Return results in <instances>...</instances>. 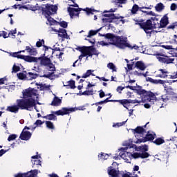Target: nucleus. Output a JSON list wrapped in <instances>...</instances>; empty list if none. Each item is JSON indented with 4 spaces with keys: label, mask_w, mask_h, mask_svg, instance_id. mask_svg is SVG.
<instances>
[{
    "label": "nucleus",
    "mask_w": 177,
    "mask_h": 177,
    "mask_svg": "<svg viewBox=\"0 0 177 177\" xmlns=\"http://www.w3.org/2000/svg\"><path fill=\"white\" fill-rule=\"evenodd\" d=\"M174 44H176V45H177V35H174Z\"/></svg>",
    "instance_id": "64"
},
{
    "label": "nucleus",
    "mask_w": 177,
    "mask_h": 177,
    "mask_svg": "<svg viewBox=\"0 0 177 177\" xmlns=\"http://www.w3.org/2000/svg\"><path fill=\"white\" fill-rule=\"evenodd\" d=\"M109 102H118V100H109V98H106L104 101H100V102L96 103L95 104L97 106V104H103L104 103H109Z\"/></svg>",
    "instance_id": "41"
},
{
    "label": "nucleus",
    "mask_w": 177,
    "mask_h": 177,
    "mask_svg": "<svg viewBox=\"0 0 177 177\" xmlns=\"http://www.w3.org/2000/svg\"><path fill=\"white\" fill-rule=\"evenodd\" d=\"M154 56H156V59L158 62L165 63V64H169L175 62V58H169V57L162 54V53L154 54Z\"/></svg>",
    "instance_id": "9"
},
{
    "label": "nucleus",
    "mask_w": 177,
    "mask_h": 177,
    "mask_svg": "<svg viewBox=\"0 0 177 177\" xmlns=\"http://www.w3.org/2000/svg\"><path fill=\"white\" fill-rule=\"evenodd\" d=\"M46 124L47 128H49L50 129H54L55 128V126H53V123H52V122L50 121L46 122Z\"/></svg>",
    "instance_id": "42"
},
{
    "label": "nucleus",
    "mask_w": 177,
    "mask_h": 177,
    "mask_svg": "<svg viewBox=\"0 0 177 177\" xmlns=\"http://www.w3.org/2000/svg\"><path fill=\"white\" fill-rule=\"evenodd\" d=\"M16 138H17V136L16 134H12L10 136H9L8 140V142H11V140H15V139H16Z\"/></svg>",
    "instance_id": "47"
},
{
    "label": "nucleus",
    "mask_w": 177,
    "mask_h": 177,
    "mask_svg": "<svg viewBox=\"0 0 177 177\" xmlns=\"http://www.w3.org/2000/svg\"><path fill=\"white\" fill-rule=\"evenodd\" d=\"M17 77L19 80H27V73H17Z\"/></svg>",
    "instance_id": "37"
},
{
    "label": "nucleus",
    "mask_w": 177,
    "mask_h": 177,
    "mask_svg": "<svg viewBox=\"0 0 177 177\" xmlns=\"http://www.w3.org/2000/svg\"><path fill=\"white\" fill-rule=\"evenodd\" d=\"M1 37H3V38H8L9 36H8V32H6V31H2Z\"/></svg>",
    "instance_id": "54"
},
{
    "label": "nucleus",
    "mask_w": 177,
    "mask_h": 177,
    "mask_svg": "<svg viewBox=\"0 0 177 177\" xmlns=\"http://www.w3.org/2000/svg\"><path fill=\"white\" fill-rule=\"evenodd\" d=\"M49 24L50 26H55V24H57V21L56 20L53 19V18L50 17V15H46V16Z\"/></svg>",
    "instance_id": "31"
},
{
    "label": "nucleus",
    "mask_w": 177,
    "mask_h": 177,
    "mask_svg": "<svg viewBox=\"0 0 177 177\" xmlns=\"http://www.w3.org/2000/svg\"><path fill=\"white\" fill-rule=\"evenodd\" d=\"M19 53H21V51L13 53L11 54V56H12V57H18V59H21V55H19Z\"/></svg>",
    "instance_id": "46"
},
{
    "label": "nucleus",
    "mask_w": 177,
    "mask_h": 177,
    "mask_svg": "<svg viewBox=\"0 0 177 177\" xmlns=\"http://www.w3.org/2000/svg\"><path fill=\"white\" fill-rule=\"evenodd\" d=\"M58 36H59L61 38H64V39H68L70 38L68 35H67L66 29H59Z\"/></svg>",
    "instance_id": "19"
},
{
    "label": "nucleus",
    "mask_w": 177,
    "mask_h": 177,
    "mask_svg": "<svg viewBox=\"0 0 177 177\" xmlns=\"http://www.w3.org/2000/svg\"><path fill=\"white\" fill-rule=\"evenodd\" d=\"M80 52L82 53L84 56H93L95 55V56H98L99 51L96 50V48H93V46H83L79 48Z\"/></svg>",
    "instance_id": "7"
},
{
    "label": "nucleus",
    "mask_w": 177,
    "mask_h": 177,
    "mask_svg": "<svg viewBox=\"0 0 177 177\" xmlns=\"http://www.w3.org/2000/svg\"><path fill=\"white\" fill-rule=\"evenodd\" d=\"M26 50L28 52V53H29V55H30L31 56H37V53H38L37 52V49L34 48H31L30 46H26Z\"/></svg>",
    "instance_id": "22"
},
{
    "label": "nucleus",
    "mask_w": 177,
    "mask_h": 177,
    "mask_svg": "<svg viewBox=\"0 0 177 177\" xmlns=\"http://www.w3.org/2000/svg\"><path fill=\"white\" fill-rule=\"evenodd\" d=\"M44 124V122H42L41 120H37L35 123V125H37L38 127V125H42Z\"/></svg>",
    "instance_id": "55"
},
{
    "label": "nucleus",
    "mask_w": 177,
    "mask_h": 177,
    "mask_svg": "<svg viewBox=\"0 0 177 177\" xmlns=\"http://www.w3.org/2000/svg\"><path fill=\"white\" fill-rule=\"evenodd\" d=\"M106 96V94L104 93L103 90L100 91V97H104Z\"/></svg>",
    "instance_id": "58"
},
{
    "label": "nucleus",
    "mask_w": 177,
    "mask_h": 177,
    "mask_svg": "<svg viewBox=\"0 0 177 177\" xmlns=\"http://www.w3.org/2000/svg\"><path fill=\"white\" fill-rule=\"evenodd\" d=\"M124 89H125V87H122V86H118L116 91H117V92H118L119 93H121V91H124Z\"/></svg>",
    "instance_id": "53"
},
{
    "label": "nucleus",
    "mask_w": 177,
    "mask_h": 177,
    "mask_svg": "<svg viewBox=\"0 0 177 177\" xmlns=\"http://www.w3.org/2000/svg\"><path fill=\"white\" fill-rule=\"evenodd\" d=\"M87 15H91V14H93V12H96V10L95 9H92V8H86V10Z\"/></svg>",
    "instance_id": "51"
},
{
    "label": "nucleus",
    "mask_w": 177,
    "mask_h": 177,
    "mask_svg": "<svg viewBox=\"0 0 177 177\" xmlns=\"http://www.w3.org/2000/svg\"><path fill=\"white\" fill-rule=\"evenodd\" d=\"M26 129H30V128L25 127L20 136V139H21V140H28L30 138H31V133L26 131Z\"/></svg>",
    "instance_id": "14"
},
{
    "label": "nucleus",
    "mask_w": 177,
    "mask_h": 177,
    "mask_svg": "<svg viewBox=\"0 0 177 177\" xmlns=\"http://www.w3.org/2000/svg\"><path fill=\"white\" fill-rule=\"evenodd\" d=\"M138 24L140 28L144 30L145 32L149 35V37L151 35V34L154 33V31H153V24L151 20H147L146 22L140 23Z\"/></svg>",
    "instance_id": "8"
},
{
    "label": "nucleus",
    "mask_w": 177,
    "mask_h": 177,
    "mask_svg": "<svg viewBox=\"0 0 177 177\" xmlns=\"http://www.w3.org/2000/svg\"><path fill=\"white\" fill-rule=\"evenodd\" d=\"M165 141L164 140V139L161 138H158L153 141V143H155V145H158V146H160V145H162V143H165Z\"/></svg>",
    "instance_id": "35"
},
{
    "label": "nucleus",
    "mask_w": 177,
    "mask_h": 177,
    "mask_svg": "<svg viewBox=\"0 0 177 177\" xmlns=\"http://www.w3.org/2000/svg\"><path fill=\"white\" fill-rule=\"evenodd\" d=\"M100 160H107L109 158V154L101 153L100 155L98 156Z\"/></svg>",
    "instance_id": "39"
},
{
    "label": "nucleus",
    "mask_w": 177,
    "mask_h": 177,
    "mask_svg": "<svg viewBox=\"0 0 177 177\" xmlns=\"http://www.w3.org/2000/svg\"><path fill=\"white\" fill-rule=\"evenodd\" d=\"M108 174L109 176L116 177L118 175V171L113 169V167H109Z\"/></svg>",
    "instance_id": "24"
},
{
    "label": "nucleus",
    "mask_w": 177,
    "mask_h": 177,
    "mask_svg": "<svg viewBox=\"0 0 177 177\" xmlns=\"http://www.w3.org/2000/svg\"><path fill=\"white\" fill-rule=\"evenodd\" d=\"M127 150H128V147L121 148L119 156L128 164H131L132 158H147V157L150 156V154L147 152L134 153L132 154L131 152H127Z\"/></svg>",
    "instance_id": "3"
},
{
    "label": "nucleus",
    "mask_w": 177,
    "mask_h": 177,
    "mask_svg": "<svg viewBox=\"0 0 177 177\" xmlns=\"http://www.w3.org/2000/svg\"><path fill=\"white\" fill-rule=\"evenodd\" d=\"M158 71H160V74L157 75V77H159L160 78H167L168 77V71L165 69H159Z\"/></svg>",
    "instance_id": "28"
},
{
    "label": "nucleus",
    "mask_w": 177,
    "mask_h": 177,
    "mask_svg": "<svg viewBox=\"0 0 177 177\" xmlns=\"http://www.w3.org/2000/svg\"><path fill=\"white\" fill-rule=\"evenodd\" d=\"M168 24V16L165 15L160 20V27L164 28V27H167Z\"/></svg>",
    "instance_id": "21"
},
{
    "label": "nucleus",
    "mask_w": 177,
    "mask_h": 177,
    "mask_svg": "<svg viewBox=\"0 0 177 177\" xmlns=\"http://www.w3.org/2000/svg\"><path fill=\"white\" fill-rule=\"evenodd\" d=\"M133 74L134 75H138V77L142 76V73H140V72H139V71H135L133 73Z\"/></svg>",
    "instance_id": "59"
},
{
    "label": "nucleus",
    "mask_w": 177,
    "mask_h": 177,
    "mask_svg": "<svg viewBox=\"0 0 177 177\" xmlns=\"http://www.w3.org/2000/svg\"><path fill=\"white\" fill-rule=\"evenodd\" d=\"M106 39H108L109 45H115L120 49H125V48H132L129 44L127 43V37L114 36L113 34L107 33L104 35Z\"/></svg>",
    "instance_id": "2"
},
{
    "label": "nucleus",
    "mask_w": 177,
    "mask_h": 177,
    "mask_svg": "<svg viewBox=\"0 0 177 177\" xmlns=\"http://www.w3.org/2000/svg\"><path fill=\"white\" fill-rule=\"evenodd\" d=\"M113 1L116 3H121V4L127 3V2L128 1V0H113Z\"/></svg>",
    "instance_id": "49"
},
{
    "label": "nucleus",
    "mask_w": 177,
    "mask_h": 177,
    "mask_svg": "<svg viewBox=\"0 0 177 177\" xmlns=\"http://www.w3.org/2000/svg\"><path fill=\"white\" fill-rule=\"evenodd\" d=\"M40 64L41 66H44V67H46L47 70L49 71H55L56 68H55V65L52 64V61H50V59L49 58H41L40 61Z\"/></svg>",
    "instance_id": "10"
},
{
    "label": "nucleus",
    "mask_w": 177,
    "mask_h": 177,
    "mask_svg": "<svg viewBox=\"0 0 177 177\" xmlns=\"http://www.w3.org/2000/svg\"><path fill=\"white\" fill-rule=\"evenodd\" d=\"M92 73H93V71L88 70L86 73L83 74L82 78H88V77H89L90 75L94 76L95 75L92 74Z\"/></svg>",
    "instance_id": "36"
},
{
    "label": "nucleus",
    "mask_w": 177,
    "mask_h": 177,
    "mask_svg": "<svg viewBox=\"0 0 177 177\" xmlns=\"http://www.w3.org/2000/svg\"><path fill=\"white\" fill-rule=\"evenodd\" d=\"M57 12V6L53 5H46V8H44V16H50V15H55Z\"/></svg>",
    "instance_id": "11"
},
{
    "label": "nucleus",
    "mask_w": 177,
    "mask_h": 177,
    "mask_svg": "<svg viewBox=\"0 0 177 177\" xmlns=\"http://www.w3.org/2000/svg\"><path fill=\"white\" fill-rule=\"evenodd\" d=\"M98 45H101V46H109V44L108 42L101 41L98 42Z\"/></svg>",
    "instance_id": "50"
},
{
    "label": "nucleus",
    "mask_w": 177,
    "mask_h": 177,
    "mask_svg": "<svg viewBox=\"0 0 177 177\" xmlns=\"http://www.w3.org/2000/svg\"><path fill=\"white\" fill-rule=\"evenodd\" d=\"M44 50H45L44 55L45 56H49L48 55V52H50V53H53V55H55L57 57V59H62V56L64 55V53L61 52L59 50H52V48H49L47 46H44Z\"/></svg>",
    "instance_id": "12"
},
{
    "label": "nucleus",
    "mask_w": 177,
    "mask_h": 177,
    "mask_svg": "<svg viewBox=\"0 0 177 177\" xmlns=\"http://www.w3.org/2000/svg\"><path fill=\"white\" fill-rule=\"evenodd\" d=\"M21 59H24L25 62H28L29 63H32V62H37V58L31 57L30 55H21Z\"/></svg>",
    "instance_id": "20"
},
{
    "label": "nucleus",
    "mask_w": 177,
    "mask_h": 177,
    "mask_svg": "<svg viewBox=\"0 0 177 177\" xmlns=\"http://www.w3.org/2000/svg\"><path fill=\"white\" fill-rule=\"evenodd\" d=\"M96 78H97L98 80H102V81H105V82L109 81V79H106L104 77H100L99 76H96Z\"/></svg>",
    "instance_id": "62"
},
{
    "label": "nucleus",
    "mask_w": 177,
    "mask_h": 177,
    "mask_svg": "<svg viewBox=\"0 0 177 177\" xmlns=\"http://www.w3.org/2000/svg\"><path fill=\"white\" fill-rule=\"evenodd\" d=\"M155 9L157 12H161V10H164V4L160 3H158L156 7H155Z\"/></svg>",
    "instance_id": "34"
},
{
    "label": "nucleus",
    "mask_w": 177,
    "mask_h": 177,
    "mask_svg": "<svg viewBox=\"0 0 177 177\" xmlns=\"http://www.w3.org/2000/svg\"><path fill=\"white\" fill-rule=\"evenodd\" d=\"M171 80H175L177 78V72L173 73V75H170Z\"/></svg>",
    "instance_id": "57"
},
{
    "label": "nucleus",
    "mask_w": 177,
    "mask_h": 177,
    "mask_svg": "<svg viewBox=\"0 0 177 177\" xmlns=\"http://www.w3.org/2000/svg\"><path fill=\"white\" fill-rule=\"evenodd\" d=\"M120 102L122 104H127L128 103H131V102H129V100H120Z\"/></svg>",
    "instance_id": "56"
},
{
    "label": "nucleus",
    "mask_w": 177,
    "mask_h": 177,
    "mask_svg": "<svg viewBox=\"0 0 177 177\" xmlns=\"http://www.w3.org/2000/svg\"><path fill=\"white\" fill-rule=\"evenodd\" d=\"M139 9H140L139 6H138L137 4H134L131 8L132 15H136Z\"/></svg>",
    "instance_id": "33"
},
{
    "label": "nucleus",
    "mask_w": 177,
    "mask_h": 177,
    "mask_svg": "<svg viewBox=\"0 0 177 177\" xmlns=\"http://www.w3.org/2000/svg\"><path fill=\"white\" fill-rule=\"evenodd\" d=\"M162 48H164L165 49H167L168 50L173 49L172 46H162Z\"/></svg>",
    "instance_id": "60"
},
{
    "label": "nucleus",
    "mask_w": 177,
    "mask_h": 177,
    "mask_svg": "<svg viewBox=\"0 0 177 177\" xmlns=\"http://www.w3.org/2000/svg\"><path fill=\"white\" fill-rule=\"evenodd\" d=\"M131 131L134 133H141V134L146 133V131L142 127H138L135 129H131Z\"/></svg>",
    "instance_id": "29"
},
{
    "label": "nucleus",
    "mask_w": 177,
    "mask_h": 177,
    "mask_svg": "<svg viewBox=\"0 0 177 177\" xmlns=\"http://www.w3.org/2000/svg\"><path fill=\"white\" fill-rule=\"evenodd\" d=\"M26 77H27V80L31 81L32 80H35V78L38 77V75H37V73H32L31 72H29L26 73Z\"/></svg>",
    "instance_id": "30"
},
{
    "label": "nucleus",
    "mask_w": 177,
    "mask_h": 177,
    "mask_svg": "<svg viewBox=\"0 0 177 177\" xmlns=\"http://www.w3.org/2000/svg\"><path fill=\"white\" fill-rule=\"evenodd\" d=\"M17 71H20V67L16 64H14L12 66V73H17Z\"/></svg>",
    "instance_id": "43"
},
{
    "label": "nucleus",
    "mask_w": 177,
    "mask_h": 177,
    "mask_svg": "<svg viewBox=\"0 0 177 177\" xmlns=\"http://www.w3.org/2000/svg\"><path fill=\"white\" fill-rule=\"evenodd\" d=\"M156 138V133H150L148 132V133L146 135L145 138L143 140H140L139 142L142 143V142L143 143H145V142H147V140H153V139Z\"/></svg>",
    "instance_id": "17"
},
{
    "label": "nucleus",
    "mask_w": 177,
    "mask_h": 177,
    "mask_svg": "<svg viewBox=\"0 0 177 177\" xmlns=\"http://www.w3.org/2000/svg\"><path fill=\"white\" fill-rule=\"evenodd\" d=\"M62 104V100L57 96H55L53 100L51 102V106H60Z\"/></svg>",
    "instance_id": "27"
},
{
    "label": "nucleus",
    "mask_w": 177,
    "mask_h": 177,
    "mask_svg": "<svg viewBox=\"0 0 177 177\" xmlns=\"http://www.w3.org/2000/svg\"><path fill=\"white\" fill-rule=\"evenodd\" d=\"M64 86H67L68 89L69 88L71 89H75V82L74 80L68 81L66 83H64Z\"/></svg>",
    "instance_id": "25"
},
{
    "label": "nucleus",
    "mask_w": 177,
    "mask_h": 177,
    "mask_svg": "<svg viewBox=\"0 0 177 177\" xmlns=\"http://www.w3.org/2000/svg\"><path fill=\"white\" fill-rule=\"evenodd\" d=\"M127 121H128V120H126V121H124V122H118V123L114 124L113 125V128H115V127H122V125H125V124L127 123Z\"/></svg>",
    "instance_id": "45"
},
{
    "label": "nucleus",
    "mask_w": 177,
    "mask_h": 177,
    "mask_svg": "<svg viewBox=\"0 0 177 177\" xmlns=\"http://www.w3.org/2000/svg\"><path fill=\"white\" fill-rule=\"evenodd\" d=\"M16 88V86L15 85H10L7 86V89L8 90V92H12V91H15Z\"/></svg>",
    "instance_id": "48"
},
{
    "label": "nucleus",
    "mask_w": 177,
    "mask_h": 177,
    "mask_svg": "<svg viewBox=\"0 0 177 177\" xmlns=\"http://www.w3.org/2000/svg\"><path fill=\"white\" fill-rule=\"evenodd\" d=\"M38 175V170L35 169L33 170L32 171H30L26 174H18L17 175L15 176V177H37Z\"/></svg>",
    "instance_id": "16"
},
{
    "label": "nucleus",
    "mask_w": 177,
    "mask_h": 177,
    "mask_svg": "<svg viewBox=\"0 0 177 177\" xmlns=\"http://www.w3.org/2000/svg\"><path fill=\"white\" fill-rule=\"evenodd\" d=\"M44 44H45V41H44V39H39L37 43H36V46L37 48H41V46H42V45H44Z\"/></svg>",
    "instance_id": "44"
},
{
    "label": "nucleus",
    "mask_w": 177,
    "mask_h": 177,
    "mask_svg": "<svg viewBox=\"0 0 177 177\" xmlns=\"http://www.w3.org/2000/svg\"><path fill=\"white\" fill-rule=\"evenodd\" d=\"M136 67L141 71H145V70H146V65L145 64V63L140 61H138L136 63Z\"/></svg>",
    "instance_id": "26"
},
{
    "label": "nucleus",
    "mask_w": 177,
    "mask_h": 177,
    "mask_svg": "<svg viewBox=\"0 0 177 177\" xmlns=\"http://www.w3.org/2000/svg\"><path fill=\"white\" fill-rule=\"evenodd\" d=\"M105 17L102 19L104 23H113V20L121 19V17L115 16L114 14H105Z\"/></svg>",
    "instance_id": "13"
},
{
    "label": "nucleus",
    "mask_w": 177,
    "mask_h": 177,
    "mask_svg": "<svg viewBox=\"0 0 177 177\" xmlns=\"http://www.w3.org/2000/svg\"><path fill=\"white\" fill-rule=\"evenodd\" d=\"M41 156H32V162L34 165H41Z\"/></svg>",
    "instance_id": "23"
},
{
    "label": "nucleus",
    "mask_w": 177,
    "mask_h": 177,
    "mask_svg": "<svg viewBox=\"0 0 177 177\" xmlns=\"http://www.w3.org/2000/svg\"><path fill=\"white\" fill-rule=\"evenodd\" d=\"M134 91L138 95H143V96L147 97V100L152 104H154V102H157L154 93L146 91L145 89L142 88V87H138V88L134 89Z\"/></svg>",
    "instance_id": "6"
},
{
    "label": "nucleus",
    "mask_w": 177,
    "mask_h": 177,
    "mask_svg": "<svg viewBox=\"0 0 177 177\" xmlns=\"http://www.w3.org/2000/svg\"><path fill=\"white\" fill-rule=\"evenodd\" d=\"M81 10H82V9L80 8H68V12H69V15L71 19L75 17V16H78Z\"/></svg>",
    "instance_id": "15"
},
{
    "label": "nucleus",
    "mask_w": 177,
    "mask_h": 177,
    "mask_svg": "<svg viewBox=\"0 0 177 177\" xmlns=\"http://www.w3.org/2000/svg\"><path fill=\"white\" fill-rule=\"evenodd\" d=\"M108 68H110V70H112V71H117V68H115V65L113 63H109L107 64Z\"/></svg>",
    "instance_id": "38"
},
{
    "label": "nucleus",
    "mask_w": 177,
    "mask_h": 177,
    "mask_svg": "<svg viewBox=\"0 0 177 177\" xmlns=\"http://www.w3.org/2000/svg\"><path fill=\"white\" fill-rule=\"evenodd\" d=\"M22 95L24 99H20V100H27L28 99H33L35 102V97L36 99H38L39 95L38 94V91L32 88H28L27 89H25L22 91Z\"/></svg>",
    "instance_id": "5"
},
{
    "label": "nucleus",
    "mask_w": 177,
    "mask_h": 177,
    "mask_svg": "<svg viewBox=\"0 0 177 177\" xmlns=\"http://www.w3.org/2000/svg\"><path fill=\"white\" fill-rule=\"evenodd\" d=\"M59 26H61V27H63L64 28H67V22L66 21L60 22Z\"/></svg>",
    "instance_id": "52"
},
{
    "label": "nucleus",
    "mask_w": 177,
    "mask_h": 177,
    "mask_svg": "<svg viewBox=\"0 0 177 177\" xmlns=\"http://www.w3.org/2000/svg\"><path fill=\"white\" fill-rule=\"evenodd\" d=\"M93 93H94L93 90H87V91H85L84 92H83L82 93V95H84L86 96H89L91 95H93Z\"/></svg>",
    "instance_id": "40"
},
{
    "label": "nucleus",
    "mask_w": 177,
    "mask_h": 177,
    "mask_svg": "<svg viewBox=\"0 0 177 177\" xmlns=\"http://www.w3.org/2000/svg\"><path fill=\"white\" fill-rule=\"evenodd\" d=\"M77 110H84V107L80 106L79 108H62L61 110L57 111H51V114L44 116L43 118H45L46 120H49L50 121H52L53 120H54V121H56L57 120L56 115H66V114H70V113H74V111H77ZM55 114L56 115H55Z\"/></svg>",
    "instance_id": "4"
},
{
    "label": "nucleus",
    "mask_w": 177,
    "mask_h": 177,
    "mask_svg": "<svg viewBox=\"0 0 177 177\" xmlns=\"http://www.w3.org/2000/svg\"><path fill=\"white\" fill-rule=\"evenodd\" d=\"M170 140H172L175 145L177 143V137H174L170 139Z\"/></svg>",
    "instance_id": "63"
},
{
    "label": "nucleus",
    "mask_w": 177,
    "mask_h": 177,
    "mask_svg": "<svg viewBox=\"0 0 177 177\" xmlns=\"http://www.w3.org/2000/svg\"><path fill=\"white\" fill-rule=\"evenodd\" d=\"M133 103H145V100H143V99H141V100H135Z\"/></svg>",
    "instance_id": "61"
},
{
    "label": "nucleus",
    "mask_w": 177,
    "mask_h": 177,
    "mask_svg": "<svg viewBox=\"0 0 177 177\" xmlns=\"http://www.w3.org/2000/svg\"><path fill=\"white\" fill-rule=\"evenodd\" d=\"M148 81H149V82H151V84L163 85L164 88H166L165 84L167 83V81L165 80H154L151 77H148Z\"/></svg>",
    "instance_id": "18"
},
{
    "label": "nucleus",
    "mask_w": 177,
    "mask_h": 177,
    "mask_svg": "<svg viewBox=\"0 0 177 177\" xmlns=\"http://www.w3.org/2000/svg\"><path fill=\"white\" fill-rule=\"evenodd\" d=\"M101 30H102V28L96 30H90L87 35V38H91V37H93V35H96V34H97L99 31H100Z\"/></svg>",
    "instance_id": "32"
},
{
    "label": "nucleus",
    "mask_w": 177,
    "mask_h": 177,
    "mask_svg": "<svg viewBox=\"0 0 177 177\" xmlns=\"http://www.w3.org/2000/svg\"><path fill=\"white\" fill-rule=\"evenodd\" d=\"M17 105H11L7 107V111L10 113H19V110H28V111H32L35 106V102L34 99H28V100H17Z\"/></svg>",
    "instance_id": "1"
}]
</instances>
